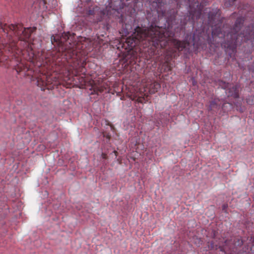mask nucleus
I'll use <instances>...</instances> for the list:
<instances>
[{"label": "nucleus", "instance_id": "f257e3e1", "mask_svg": "<svg viewBox=\"0 0 254 254\" xmlns=\"http://www.w3.org/2000/svg\"><path fill=\"white\" fill-rule=\"evenodd\" d=\"M174 35L175 33L169 27H160L153 24L147 29L137 27L134 29L133 34L125 40L124 38L117 40V48L120 50L125 49L128 52L137 45H143L144 47L148 48L149 59L154 58V56L159 55V51L165 48L169 43L175 48V50L167 52L171 58H175L177 56V51L181 52L184 50L186 53H190L191 45L187 41L188 35L184 41L174 39Z\"/></svg>", "mask_w": 254, "mask_h": 254}, {"label": "nucleus", "instance_id": "f03ea898", "mask_svg": "<svg viewBox=\"0 0 254 254\" xmlns=\"http://www.w3.org/2000/svg\"><path fill=\"white\" fill-rule=\"evenodd\" d=\"M220 11L216 8L208 14V24L212 28V36L216 40L217 37L220 39L218 42L220 43L222 47L227 52L228 50L232 53L236 52L238 39L241 37L242 41L247 42L254 39V26L250 25L246 28V31L238 35L244 19L238 17L236 21L234 28L229 27L228 24L223 25V18H220Z\"/></svg>", "mask_w": 254, "mask_h": 254}, {"label": "nucleus", "instance_id": "7ed1b4c3", "mask_svg": "<svg viewBox=\"0 0 254 254\" xmlns=\"http://www.w3.org/2000/svg\"><path fill=\"white\" fill-rule=\"evenodd\" d=\"M70 38H72L71 34L68 32L64 33L60 37L53 36L51 41L53 44L55 42L58 46L57 56L61 59V62L69 64L68 72L74 76L84 75L86 71L85 59L82 57L81 53L77 50L75 45L70 43Z\"/></svg>", "mask_w": 254, "mask_h": 254}, {"label": "nucleus", "instance_id": "20e7f679", "mask_svg": "<svg viewBox=\"0 0 254 254\" xmlns=\"http://www.w3.org/2000/svg\"><path fill=\"white\" fill-rule=\"evenodd\" d=\"M110 0H109V4L106 7V11L100 10L98 6L95 5L92 0H80V2L76 7V11L81 13L85 17L88 21L91 22H97L102 20L106 13L107 14L113 13L112 11L120 13L121 10H115L113 7L110 6Z\"/></svg>", "mask_w": 254, "mask_h": 254}, {"label": "nucleus", "instance_id": "39448f33", "mask_svg": "<svg viewBox=\"0 0 254 254\" xmlns=\"http://www.w3.org/2000/svg\"><path fill=\"white\" fill-rule=\"evenodd\" d=\"M223 85H221L223 88L226 89V94L228 97H233L237 98L239 97L238 87L236 85L230 84L228 83L222 82Z\"/></svg>", "mask_w": 254, "mask_h": 254}, {"label": "nucleus", "instance_id": "423d86ee", "mask_svg": "<svg viewBox=\"0 0 254 254\" xmlns=\"http://www.w3.org/2000/svg\"><path fill=\"white\" fill-rule=\"evenodd\" d=\"M194 4L196 6V8L193 9L192 7L191 4H190V9L189 11L190 16L191 17L192 20H194L195 18L196 19L199 18L202 10V7L198 1L195 2Z\"/></svg>", "mask_w": 254, "mask_h": 254}, {"label": "nucleus", "instance_id": "0eeeda50", "mask_svg": "<svg viewBox=\"0 0 254 254\" xmlns=\"http://www.w3.org/2000/svg\"><path fill=\"white\" fill-rule=\"evenodd\" d=\"M0 65H4V24L0 22Z\"/></svg>", "mask_w": 254, "mask_h": 254}, {"label": "nucleus", "instance_id": "6e6552de", "mask_svg": "<svg viewBox=\"0 0 254 254\" xmlns=\"http://www.w3.org/2000/svg\"><path fill=\"white\" fill-rule=\"evenodd\" d=\"M221 103L218 98H214L210 102V105L208 108L209 111L217 112L219 109Z\"/></svg>", "mask_w": 254, "mask_h": 254}, {"label": "nucleus", "instance_id": "1a4fd4ad", "mask_svg": "<svg viewBox=\"0 0 254 254\" xmlns=\"http://www.w3.org/2000/svg\"><path fill=\"white\" fill-rule=\"evenodd\" d=\"M160 88V85L158 82H154L151 83L147 89L150 94H154L157 92L158 89Z\"/></svg>", "mask_w": 254, "mask_h": 254}, {"label": "nucleus", "instance_id": "9d476101", "mask_svg": "<svg viewBox=\"0 0 254 254\" xmlns=\"http://www.w3.org/2000/svg\"><path fill=\"white\" fill-rule=\"evenodd\" d=\"M120 22L122 23L123 29H124L123 33H125L126 34H128L129 33L128 30L131 28V25L127 24L125 21H124V16L122 14L121 15Z\"/></svg>", "mask_w": 254, "mask_h": 254}, {"label": "nucleus", "instance_id": "9b49d317", "mask_svg": "<svg viewBox=\"0 0 254 254\" xmlns=\"http://www.w3.org/2000/svg\"><path fill=\"white\" fill-rule=\"evenodd\" d=\"M171 69L172 66L171 64L168 61H166L163 64L161 70H163L164 72H168L171 71Z\"/></svg>", "mask_w": 254, "mask_h": 254}, {"label": "nucleus", "instance_id": "f8f14e48", "mask_svg": "<svg viewBox=\"0 0 254 254\" xmlns=\"http://www.w3.org/2000/svg\"><path fill=\"white\" fill-rule=\"evenodd\" d=\"M38 86L41 87L42 90H45V87H46L48 84L47 81L42 80L41 79H38L37 80Z\"/></svg>", "mask_w": 254, "mask_h": 254}, {"label": "nucleus", "instance_id": "ddd939ff", "mask_svg": "<svg viewBox=\"0 0 254 254\" xmlns=\"http://www.w3.org/2000/svg\"><path fill=\"white\" fill-rule=\"evenodd\" d=\"M208 248L210 249H215L217 250L218 248H220V247H218L217 245H214L213 242L208 243Z\"/></svg>", "mask_w": 254, "mask_h": 254}, {"label": "nucleus", "instance_id": "4468645a", "mask_svg": "<svg viewBox=\"0 0 254 254\" xmlns=\"http://www.w3.org/2000/svg\"><path fill=\"white\" fill-rule=\"evenodd\" d=\"M236 0H226L225 2V5L226 6L232 5Z\"/></svg>", "mask_w": 254, "mask_h": 254}, {"label": "nucleus", "instance_id": "2eb2a0df", "mask_svg": "<svg viewBox=\"0 0 254 254\" xmlns=\"http://www.w3.org/2000/svg\"><path fill=\"white\" fill-rule=\"evenodd\" d=\"M176 12L174 10H173L172 14L171 15L170 18H168V20H167V21L174 19L176 17Z\"/></svg>", "mask_w": 254, "mask_h": 254}, {"label": "nucleus", "instance_id": "dca6fc26", "mask_svg": "<svg viewBox=\"0 0 254 254\" xmlns=\"http://www.w3.org/2000/svg\"><path fill=\"white\" fill-rule=\"evenodd\" d=\"M102 158L104 159H107V155L105 153H102L101 155Z\"/></svg>", "mask_w": 254, "mask_h": 254}, {"label": "nucleus", "instance_id": "f3484780", "mask_svg": "<svg viewBox=\"0 0 254 254\" xmlns=\"http://www.w3.org/2000/svg\"><path fill=\"white\" fill-rule=\"evenodd\" d=\"M247 102L248 104H251V105L253 104V101H251L250 98L247 99Z\"/></svg>", "mask_w": 254, "mask_h": 254}, {"label": "nucleus", "instance_id": "a211bd4d", "mask_svg": "<svg viewBox=\"0 0 254 254\" xmlns=\"http://www.w3.org/2000/svg\"><path fill=\"white\" fill-rule=\"evenodd\" d=\"M192 46L194 47V45H195V43H194V36L193 35L192 37Z\"/></svg>", "mask_w": 254, "mask_h": 254}, {"label": "nucleus", "instance_id": "6ab92c4d", "mask_svg": "<svg viewBox=\"0 0 254 254\" xmlns=\"http://www.w3.org/2000/svg\"><path fill=\"white\" fill-rule=\"evenodd\" d=\"M113 153L115 154V155L117 157L118 155V152L116 151V150H114Z\"/></svg>", "mask_w": 254, "mask_h": 254}, {"label": "nucleus", "instance_id": "aec40b11", "mask_svg": "<svg viewBox=\"0 0 254 254\" xmlns=\"http://www.w3.org/2000/svg\"><path fill=\"white\" fill-rule=\"evenodd\" d=\"M99 91H100V92H102L104 91V88L102 87L99 89Z\"/></svg>", "mask_w": 254, "mask_h": 254}, {"label": "nucleus", "instance_id": "412c9836", "mask_svg": "<svg viewBox=\"0 0 254 254\" xmlns=\"http://www.w3.org/2000/svg\"><path fill=\"white\" fill-rule=\"evenodd\" d=\"M86 24H87L86 22L83 21V23L82 24H81V25L84 26Z\"/></svg>", "mask_w": 254, "mask_h": 254}, {"label": "nucleus", "instance_id": "4be33fe9", "mask_svg": "<svg viewBox=\"0 0 254 254\" xmlns=\"http://www.w3.org/2000/svg\"><path fill=\"white\" fill-rule=\"evenodd\" d=\"M138 101L139 102L142 103V99L141 98H139L138 99Z\"/></svg>", "mask_w": 254, "mask_h": 254}, {"label": "nucleus", "instance_id": "5701e85b", "mask_svg": "<svg viewBox=\"0 0 254 254\" xmlns=\"http://www.w3.org/2000/svg\"><path fill=\"white\" fill-rule=\"evenodd\" d=\"M240 112H243V109H241V110H240Z\"/></svg>", "mask_w": 254, "mask_h": 254}, {"label": "nucleus", "instance_id": "b1692460", "mask_svg": "<svg viewBox=\"0 0 254 254\" xmlns=\"http://www.w3.org/2000/svg\"><path fill=\"white\" fill-rule=\"evenodd\" d=\"M253 243H254V238H253V240L252 241Z\"/></svg>", "mask_w": 254, "mask_h": 254}]
</instances>
